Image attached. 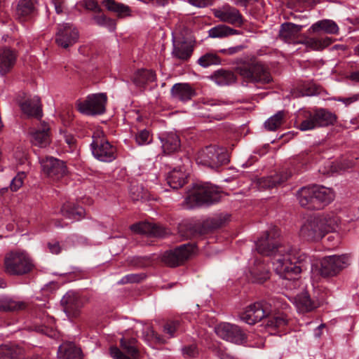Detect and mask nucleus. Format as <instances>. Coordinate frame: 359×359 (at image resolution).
<instances>
[{
  "label": "nucleus",
  "mask_w": 359,
  "mask_h": 359,
  "mask_svg": "<svg viewBox=\"0 0 359 359\" xmlns=\"http://www.w3.org/2000/svg\"><path fill=\"white\" fill-rule=\"evenodd\" d=\"M279 229L273 226L264 232L255 242L257 252L264 256L272 257L276 272L286 279L294 278L307 270L311 264L309 256L289 243L279 240Z\"/></svg>",
  "instance_id": "obj_1"
},
{
  "label": "nucleus",
  "mask_w": 359,
  "mask_h": 359,
  "mask_svg": "<svg viewBox=\"0 0 359 359\" xmlns=\"http://www.w3.org/2000/svg\"><path fill=\"white\" fill-rule=\"evenodd\" d=\"M272 304L269 302H259L249 305L240 314L242 321L249 325H255L264 318L267 319L266 327L272 329L280 328L287 325V319L283 313H276L278 309H285L286 303H282L280 298L272 299Z\"/></svg>",
  "instance_id": "obj_2"
},
{
  "label": "nucleus",
  "mask_w": 359,
  "mask_h": 359,
  "mask_svg": "<svg viewBox=\"0 0 359 359\" xmlns=\"http://www.w3.org/2000/svg\"><path fill=\"white\" fill-rule=\"evenodd\" d=\"M303 25H296L292 22L283 23L279 29L278 37L285 43L289 44H303L307 50H322L329 46L334 41L332 37H304V39H299Z\"/></svg>",
  "instance_id": "obj_3"
},
{
  "label": "nucleus",
  "mask_w": 359,
  "mask_h": 359,
  "mask_svg": "<svg viewBox=\"0 0 359 359\" xmlns=\"http://www.w3.org/2000/svg\"><path fill=\"white\" fill-rule=\"evenodd\" d=\"M4 271L14 276H22L29 273L34 268L32 259L23 250H13L4 257Z\"/></svg>",
  "instance_id": "obj_4"
},
{
  "label": "nucleus",
  "mask_w": 359,
  "mask_h": 359,
  "mask_svg": "<svg viewBox=\"0 0 359 359\" xmlns=\"http://www.w3.org/2000/svg\"><path fill=\"white\" fill-rule=\"evenodd\" d=\"M303 121L298 126L302 131L333 126L337 119L335 114L325 108H314L302 111Z\"/></svg>",
  "instance_id": "obj_5"
},
{
  "label": "nucleus",
  "mask_w": 359,
  "mask_h": 359,
  "mask_svg": "<svg viewBox=\"0 0 359 359\" xmlns=\"http://www.w3.org/2000/svg\"><path fill=\"white\" fill-rule=\"evenodd\" d=\"M222 193L218 187L209 183L196 184L192 192L186 198V202L190 208L194 206L210 205L218 203Z\"/></svg>",
  "instance_id": "obj_6"
},
{
  "label": "nucleus",
  "mask_w": 359,
  "mask_h": 359,
  "mask_svg": "<svg viewBox=\"0 0 359 359\" xmlns=\"http://www.w3.org/2000/svg\"><path fill=\"white\" fill-rule=\"evenodd\" d=\"M229 216L226 214H219L207 219L202 224H180L179 232L183 238H191L221 227L229 219Z\"/></svg>",
  "instance_id": "obj_7"
},
{
  "label": "nucleus",
  "mask_w": 359,
  "mask_h": 359,
  "mask_svg": "<svg viewBox=\"0 0 359 359\" xmlns=\"http://www.w3.org/2000/svg\"><path fill=\"white\" fill-rule=\"evenodd\" d=\"M197 163L213 170L229 162L226 148L217 145H209L201 149L196 158Z\"/></svg>",
  "instance_id": "obj_8"
},
{
  "label": "nucleus",
  "mask_w": 359,
  "mask_h": 359,
  "mask_svg": "<svg viewBox=\"0 0 359 359\" xmlns=\"http://www.w3.org/2000/svg\"><path fill=\"white\" fill-rule=\"evenodd\" d=\"M90 150L95 158L104 163H111L116 158V148L105 137L102 132L94 133Z\"/></svg>",
  "instance_id": "obj_9"
},
{
  "label": "nucleus",
  "mask_w": 359,
  "mask_h": 359,
  "mask_svg": "<svg viewBox=\"0 0 359 359\" xmlns=\"http://www.w3.org/2000/svg\"><path fill=\"white\" fill-rule=\"evenodd\" d=\"M236 71L242 77L250 82L266 84L272 81L268 68L259 62L241 64L236 67Z\"/></svg>",
  "instance_id": "obj_10"
},
{
  "label": "nucleus",
  "mask_w": 359,
  "mask_h": 359,
  "mask_svg": "<svg viewBox=\"0 0 359 359\" xmlns=\"http://www.w3.org/2000/svg\"><path fill=\"white\" fill-rule=\"evenodd\" d=\"M107 96L106 93H95L87 96L83 101H79L76 107L79 112L87 116H97L106 111Z\"/></svg>",
  "instance_id": "obj_11"
},
{
  "label": "nucleus",
  "mask_w": 359,
  "mask_h": 359,
  "mask_svg": "<svg viewBox=\"0 0 359 359\" xmlns=\"http://www.w3.org/2000/svg\"><path fill=\"white\" fill-rule=\"evenodd\" d=\"M349 265V257L346 255H331L320 262V273L323 277L334 276Z\"/></svg>",
  "instance_id": "obj_12"
},
{
  "label": "nucleus",
  "mask_w": 359,
  "mask_h": 359,
  "mask_svg": "<svg viewBox=\"0 0 359 359\" xmlns=\"http://www.w3.org/2000/svg\"><path fill=\"white\" fill-rule=\"evenodd\" d=\"M216 334L221 339L236 344L247 341L246 333L238 326L229 323H222L215 327Z\"/></svg>",
  "instance_id": "obj_13"
},
{
  "label": "nucleus",
  "mask_w": 359,
  "mask_h": 359,
  "mask_svg": "<svg viewBox=\"0 0 359 359\" xmlns=\"http://www.w3.org/2000/svg\"><path fill=\"white\" fill-rule=\"evenodd\" d=\"M196 245L187 243L173 250L166 251L163 255V262L169 266L175 267L182 264L194 253Z\"/></svg>",
  "instance_id": "obj_14"
},
{
  "label": "nucleus",
  "mask_w": 359,
  "mask_h": 359,
  "mask_svg": "<svg viewBox=\"0 0 359 359\" xmlns=\"http://www.w3.org/2000/svg\"><path fill=\"white\" fill-rule=\"evenodd\" d=\"M79 38L78 29L72 23H62L57 26L55 43L62 48H68L75 44Z\"/></svg>",
  "instance_id": "obj_15"
},
{
  "label": "nucleus",
  "mask_w": 359,
  "mask_h": 359,
  "mask_svg": "<svg viewBox=\"0 0 359 359\" xmlns=\"http://www.w3.org/2000/svg\"><path fill=\"white\" fill-rule=\"evenodd\" d=\"M137 343V341L135 337L128 338L123 337L120 340L121 347L130 357L126 356L116 346H111L110 348V355L114 359H138L140 353Z\"/></svg>",
  "instance_id": "obj_16"
},
{
  "label": "nucleus",
  "mask_w": 359,
  "mask_h": 359,
  "mask_svg": "<svg viewBox=\"0 0 359 359\" xmlns=\"http://www.w3.org/2000/svg\"><path fill=\"white\" fill-rule=\"evenodd\" d=\"M212 11L214 16L222 22L237 27H241L244 24L243 16L239 10L229 4L221 8H213Z\"/></svg>",
  "instance_id": "obj_17"
},
{
  "label": "nucleus",
  "mask_w": 359,
  "mask_h": 359,
  "mask_svg": "<svg viewBox=\"0 0 359 359\" xmlns=\"http://www.w3.org/2000/svg\"><path fill=\"white\" fill-rule=\"evenodd\" d=\"M37 0H16L15 19L21 23L31 20L37 14Z\"/></svg>",
  "instance_id": "obj_18"
},
{
  "label": "nucleus",
  "mask_w": 359,
  "mask_h": 359,
  "mask_svg": "<svg viewBox=\"0 0 359 359\" xmlns=\"http://www.w3.org/2000/svg\"><path fill=\"white\" fill-rule=\"evenodd\" d=\"M42 171L48 177L59 179L67 172V167L63 161L52 156H47L39 161Z\"/></svg>",
  "instance_id": "obj_19"
},
{
  "label": "nucleus",
  "mask_w": 359,
  "mask_h": 359,
  "mask_svg": "<svg viewBox=\"0 0 359 359\" xmlns=\"http://www.w3.org/2000/svg\"><path fill=\"white\" fill-rule=\"evenodd\" d=\"M320 220L316 217H309L300 229V236L306 241H318L321 239L324 235L319 225Z\"/></svg>",
  "instance_id": "obj_20"
},
{
  "label": "nucleus",
  "mask_w": 359,
  "mask_h": 359,
  "mask_svg": "<svg viewBox=\"0 0 359 359\" xmlns=\"http://www.w3.org/2000/svg\"><path fill=\"white\" fill-rule=\"evenodd\" d=\"M60 302L64 311L69 317L76 316L82 306L79 297L76 292L72 291L67 292L63 296Z\"/></svg>",
  "instance_id": "obj_21"
},
{
  "label": "nucleus",
  "mask_w": 359,
  "mask_h": 359,
  "mask_svg": "<svg viewBox=\"0 0 359 359\" xmlns=\"http://www.w3.org/2000/svg\"><path fill=\"white\" fill-rule=\"evenodd\" d=\"M292 175L290 170H284L273 175L264 177L258 180L257 184L259 189H272L282 185Z\"/></svg>",
  "instance_id": "obj_22"
},
{
  "label": "nucleus",
  "mask_w": 359,
  "mask_h": 359,
  "mask_svg": "<svg viewBox=\"0 0 359 359\" xmlns=\"http://www.w3.org/2000/svg\"><path fill=\"white\" fill-rule=\"evenodd\" d=\"M314 192V201L312 207L316 210H320L330 204L334 198V194L332 189L323 186H312Z\"/></svg>",
  "instance_id": "obj_23"
},
{
  "label": "nucleus",
  "mask_w": 359,
  "mask_h": 359,
  "mask_svg": "<svg viewBox=\"0 0 359 359\" xmlns=\"http://www.w3.org/2000/svg\"><path fill=\"white\" fill-rule=\"evenodd\" d=\"M17 53L10 48L0 49V74L4 76L14 67L17 60Z\"/></svg>",
  "instance_id": "obj_24"
},
{
  "label": "nucleus",
  "mask_w": 359,
  "mask_h": 359,
  "mask_svg": "<svg viewBox=\"0 0 359 359\" xmlns=\"http://www.w3.org/2000/svg\"><path fill=\"white\" fill-rule=\"evenodd\" d=\"M132 82L136 87L140 89H145L147 86L154 83V86H156V74L150 69H139L132 77Z\"/></svg>",
  "instance_id": "obj_25"
},
{
  "label": "nucleus",
  "mask_w": 359,
  "mask_h": 359,
  "mask_svg": "<svg viewBox=\"0 0 359 359\" xmlns=\"http://www.w3.org/2000/svg\"><path fill=\"white\" fill-rule=\"evenodd\" d=\"M170 95L174 100L187 102L196 95V91L189 83H177L172 86Z\"/></svg>",
  "instance_id": "obj_26"
},
{
  "label": "nucleus",
  "mask_w": 359,
  "mask_h": 359,
  "mask_svg": "<svg viewBox=\"0 0 359 359\" xmlns=\"http://www.w3.org/2000/svg\"><path fill=\"white\" fill-rule=\"evenodd\" d=\"M164 153L172 154L180 150L181 142L179 136L173 132L164 133L159 136Z\"/></svg>",
  "instance_id": "obj_27"
},
{
  "label": "nucleus",
  "mask_w": 359,
  "mask_h": 359,
  "mask_svg": "<svg viewBox=\"0 0 359 359\" xmlns=\"http://www.w3.org/2000/svg\"><path fill=\"white\" fill-rule=\"evenodd\" d=\"M290 299L299 313L311 312L317 307L316 304L311 300L306 291H304Z\"/></svg>",
  "instance_id": "obj_28"
},
{
  "label": "nucleus",
  "mask_w": 359,
  "mask_h": 359,
  "mask_svg": "<svg viewBox=\"0 0 359 359\" xmlns=\"http://www.w3.org/2000/svg\"><path fill=\"white\" fill-rule=\"evenodd\" d=\"M339 32V27L335 22L332 20H321L313 24L308 29L310 34H314L320 35L321 33L328 34H335Z\"/></svg>",
  "instance_id": "obj_29"
},
{
  "label": "nucleus",
  "mask_w": 359,
  "mask_h": 359,
  "mask_svg": "<svg viewBox=\"0 0 359 359\" xmlns=\"http://www.w3.org/2000/svg\"><path fill=\"white\" fill-rule=\"evenodd\" d=\"M32 143L39 147H46L50 142L49 126L43 123L38 129L30 132Z\"/></svg>",
  "instance_id": "obj_30"
},
{
  "label": "nucleus",
  "mask_w": 359,
  "mask_h": 359,
  "mask_svg": "<svg viewBox=\"0 0 359 359\" xmlns=\"http://www.w3.org/2000/svg\"><path fill=\"white\" fill-rule=\"evenodd\" d=\"M130 229L137 233L146 234L155 237H161L164 234V229L160 226L150 222H140L133 224Z\"/></svg>",
  "instance_id": "obj_31"
},
{
  "label": "nucleus",
  "mask_w": 359,
  "mask_h": 359,
  "mask_svg": "<svg viewBox=\"0 0 359 359\" xmlns=\"http://www.w3.org/2000/svg\"><path fill=\"white\" fill-rule=\"evenodd\" d=\"M317 217L320 220L319 225L324 236L329 232L337 231L339 227L340 219L334 212L317 216Z\"/></svg>",
  "instance_id": "obj_32"
},
{
  "label": "nucleus",
  "mask_w": 359,
  "mask_h": 359,
  "mask_svg": "<svg viewBox=\"0 0 359 359\" xmlns=\"http://www.w3.org/2000/svg\"><path fill=\"white\" fill-rule=\"evenodd\" d=\"M20 107L23 113L29 116H33L36 118L42 117L41 100L37 96L25 100L20 104Z\"/></svg>",
  "instance_id": "obj_33"
},
{
  "label": "nucleus",
  "mask_w": 359,
  "mask_h": 359,
  "mask_svg": "<svg viewBox=\"0 0 359 359\" xmlns=\"http://www.w3.org/2000/svg\"><path fill=\"white\" fill-rule=\"evenodd\" d=\"M62 215L73 221H79L85 217V210L74 203L67 202L61 208Z\"/></svg>",
  "instance_id": "obj_34"
},
{
  "label": "nucleus",
  "mask_w": 359,
  "mask_h": 359,
  "mask_svg": "<svg viewBox=\"0 0 359 359\" xmlns=\"http://www.w3.org/2000/svg\"><path fill=\"white\" fill-rule=\"evenodd\" d=\"M58 358L60 359H81V350L71 342H65L58 348Z\"/></svg>",
  "instance_id": "obj_35"
},
{
  "label": "nucleus",
  "mask_w": 359,
  "mask_h": 359,
  "mask_svg": "<svg viewBox=\"0 0 359 359\" xmlns=\"http://www.w3.org/2000/svg\"><path fill=\"white\" fill-rule=\"evenodd\" d=\"M27 303L19 299L11 297H0V311H18L25 309Z\"/></svg>",
  "instance_id": "obj_36"
},
{
  "label": "nucleus",
  "mask_w": 359,
  "mask_h": 359,
  "mask_svg": "<svg viewBox=\"0 0 359 359\" xmlns=\"http://www.w3.org/2000/svg\"><path fill=\"white\" fill-rule=\"evenodd\" d=\"M187 174L181 167L174 168L167 176V182L169 186L177 189L182 187L187 182Z\"/></svg>",
  "instance_id": "obj_37"
},
{
  "label": "nucleus",
  "mask_w": 359,
  "mask_h": 359,
  "mask_svg": "<svg viewBox=\"0 0 359 359\" xmlns=\"http://www.w3.org/2000/svg\"><path fill=\"white\" fill-rule=\"evenodd\" d=\"M193 47L186 41H173L172 51L173 57L180 60H187L191 57Z\"/></svg>",
  "instance_id": "obj_38"
},
{
  "label": "nucleus",
  "mask_w": 359,
  "mask_h": 359,
  "mask_svg": "<svg viewBox=\"0 0 359 359\" xmlns=\"http://www.w3.org/2000/svg\"><path fill=\"white\" fill-rule=\"evenodd\" d=\"M313 194L312 186L302 187L297 191V196L302 207L309 210H316V208L311 207L314 201Z\"/></svg>",
  "instance_id": "obj_39"
},
{
  "label": "nucleus",
  "mask_w": 359,
  "mask_h": 359,
  "mask_svg": "<svg viewBox=\"0 0 359 359\" xmlns=\"http://www.w3.org/2000/svg\"><path fill=\"white\" fill-rule=\"evenodd\" d=\"M210 79L218 86H229L235 83L236 80L235 74L231 71L223 69L215 71Z\"/></svg>",
  "instance_id": "obj_40"
},
{
  "label": "nucleus",
  "mask_w": 359,
  "mask_h": 359,
  "mask_svg": "<svg viewBox=\"0 0 359 359\" xmlns=\"http://www.w3.org/2000/svg\"><path fill=\"white\" fill-rule=\"evenodd\" d=\"M102 5L109 11L115 13L118 18H124L131 15V10L128 6L118 3L114 0H103Z\"/></svg>",
  "instance_id": "obj_41"
},
{
  "label": "nucleus",
  "mask_w": 359,
  "mask_h": 359,
  "mask_svg": "<svg viewBox=\"0 0 359 359\" xmlns=\"http://www.w3.org/2000/svg\"><path fill=\"white\" fill-rule=\"evenodd\" d=\"M241 31L225 25H219L208 31V36L211 38H224L231 35L241 34Z\"/></svg>",
  "instance_id": "obj_42"
},
{
  "label": "nucleus",
  "mask_w": 359,
  "mask_h": 359,
  "mask_svg": "<svg viewBox=\"0 0 359 359\" xmlns=\"http://www.w3.org/2000/svg\"><path fill=\"white\" fill-rule=\"evenodd\" d=\"M22 349L13 344H4L0 346V358L6 359H17L22 353Z\"/></svg>",
  "instance_id": "obj_43"
},
{
  "label": "nucleus",
  "mask_w": 359,
  "mask_h": 359,
  "mask_svg": "<svg viewBox=\"0 0 359 359\" xmlns=\"http://www.w3.org/2000/svg\"><path fill=\"white\" fill-rule=\"evenodd\" d=\"M285 111H278L276 114L269 118L264 122V127L269 131H275L279 128L283 123Z\"/></svg>",
  "instance_id": "obj_44"
},
{
  "label": "nucleus",
  "mask_w": 359,
  "mask_h": 359,
  "mask_svg": "<svg viewBox=\"0 0 359 359\" xmlns=\"http://www.w3.org/2000/svg\"><path fill=\"white\" fill-rule=\"evenodd\" d=\"M197 63L203 68L221 64L220 57L215 53L208 52L201 56Z\"/></svg>",
  "instance_id": "obj_45"
},
{
  "label": "nucleus",
  "mask_w": 359,
  "mask_h": 359,
  "mask_svg": "<svg viewBox=\"0 0 359 359\" xmlns=\"http://www.w3.org/2000/svg\"><path fill=\"white\" fill-rule=\"evenodd\" d=\"M250 274L252 281L259 284L264 283L269 278V271L264 264L252 269Z\"/></svg>",
  "instance_id": "obj_46"
},
{
  "label": "nucleus",
  "mask_w": 359,
  "mask_h": 359,
  "mask_svg": "<svg viewBox=\"0 0 359 359\" xmlns=\"http://www.w3.org/2000/svg\"><path fill=\"white\" fill-rule=\"evenodd\" d=\"M92 19L97 25L104 27L110 32H113L116 29L115 21L105 15H95Z\"/></svg>",
  "instance_id": "obj_47"
},
{
  "label": "nucleus",
  "mask_w": 359,
  "mask_h": 359,
  "mask_svg": "<svg viewBox=\"0 0 359 359\" xmlns=\"http://www.w3.org/2000/svg\"><path fill=\"white\" fill-rule=\"evenodd\" d=\"M130 196L134 201H139L147 198V191L138 184H131L130 187Z\"/></svg>",
  "instance_id": "obj_48"
},
{
  "label": "nucleus",
  "mask_w": 359,
  "mask_h": 359,
  "mask_svg": "<svg viewBox=\"0 0 359 359\" xmlns=\"http://www.w3.org/2000/svg\"><path fill=\"white\" fill-rule=\"evenodd\" d=\"M144 273H130L124 276L118 281L119 284L137 283H140L145 278Z\"/></svg>",
  "instance_id": "obj_49"
},
{
  "label": "nucleus",
  "mask_w": 359,
  "mask_h": 359,
  "mask_svg": "<svg viewBox=\"0 0 359 359\" xmlns=\"http://www.w3.org/2000/svg\"><path fill=\"white\" fill-rule=\"evenodd\" d=\"M151 136L149 130L144 129L138 131L135 135V140L138 145L149 144L151 142Z\"/></svg>",
  "instance_id": "obj_50"
},
{
  "label": "nucleus",
  "mask_w": 359,
  "mask_h": 359,
  "mask_svg": "<svg viewBox=\"0 0 359 359\" xmlns=\"http://www.w3.org/2000/svg\"><path fill=\"white\" fill-rule=\"evenodd\" d=\"M25 178V173L24 172H18L10 183L11 190L12 191H18L22 186Z\"/></svg>",
  "instance_id": "obj_51"
},
{
  "label": "nucleus",
  "mask_w": 359,
  "mask_h": 359,
  "mask_svg": "<svg viewBox=\"0 0 359 359\" xmlns=\"http://www.w3.org/2000/svg\"><path fill=\"white\" fill-rule=\"evenodd\" d=\"M143 334H146L145 337L147 340H154L158 343H163L161 337L150 326L146 328V330L143 332Z\"/></svg>",
  "instance_id": "obj_52"
},
{
  "label": "nucleus",
  "mask_w": 359,
  "mask_h": 359,
  "mask_svg": "<svg viewBox=\"0 0 359 359\" xmlns=\"http://www.w3.org/2000/svg\"><path fill=\"white\" fill-rule=\"evenodd\" d=\"M179 326L178 321H170L164 325V332L170 335V337H174V334Z\"/></svg>",
  "instance_id": "obj_53"
},
{
  "label": "nucleus",
  "mask_w": 359,
  "mask_h": 359,
  "mask_svg": "<svg viewBox=\"0 0 359 359\" xmlns=\"http://www.w3.org/2000/svg\"><path fill=\"white\" fill-rule=\"evenodd\" d=\"M62 137L69 149H74L76 140L73 135L65 132L62 134Z\"/></svg>",
  "instance_id": "obj_54"
},
{
  "label": "nucleus",
  "mask_w": 359,
  "mask_h": 359,
  "mask_svg": "<svg viewBox=\"0 0 359 359\" xmlns=\"http://www.w3.org/2000/svg\"><path fill=\"white\" fill-rule=\"evenodd\" d=\"M183 355L189 358H195L198 355V349L196 345H190L182 348Z\"/></svg>",
  "instance_id": "obj_55"
},
{
  "label": "nucleus",
  "mask_w": 359,
  "mask_h": 359,
  "mask_svg": "<svg viewBox=\"0 0 359 359\" xmlns=\"http://www.w3.org/2000/svg\"><path fill=\"white\" fill-rule=\"evenodd\" d=\"M34 330L36 332H39L43 334H46L48 337H53L55 335V331L52 327H48L45 325H36L34 326Z\"/></svg>",
  "instance_id": "obj_56"
},
{
  "label": "nucleus",
  "mask_w": 359,
  "mask_h": 359,
  "mask_svg": "<svg viewBox=\"0 0 359 359\" xmlns=\"http://www.w3.org/2000/svg\"><path fill=\"white\" fill-rule=\"evenodd\" d=\"M84 7L95 13H100L101 11V8L95 0H84Z\"/></svg>",
  "instance_id": "obj_57"
},
{
  "label": "nucleus",
  "mask_w": 359,
  "mask_h": 359,
  "mask_svg": "<svg viewBox=\"0 0 359 359\" xmlns=\"http://www.w3.org/2000/svg\"><path fill=\"white\" fill-rule=\"evenodd\" d=\"M48 248L52 254L58 255L62 249L60 243L57 241H53L48 243Z\"/></svg>",
  "instance_id": "obj_58"
},
{
  "label": "nucleus",
  "mask_w": 359,
  "mask_h": 359,
  "mask_svg": "<svg viewBox=\"0 0 359 359\" xmlns=\"http://www.w3.org/2000/svg\"><path fill=\"white\" fill-rule=\"evenodd\" d=\"M189 2L198 8H204L212 4V0H188Z\"/></svg>",
  "instance_id": "obj_59"
},
{
  "label": "nucleus",
  "mask_w": 359,
  "mask_h": 359,
  "mask_svg": "<svg viewBox=\"0 0 359 359\" xmlns=\"http://www.w3.org/2000/svg\"><path fill=\"white\" fill-rule=\"evenodd\" d=\"M243 48H244L243 46L239 45V46H236L230 47V48H226V49H222L220 50V52L223 53H225V54H227V55H233V54H235L236 53H238V52L241 51Z\"/></svg>",
  "instance_id": "obj_60"
},
{
  "label": "nucleus",
  "mask_w": 359,
  "mask_h": 359,
  "mask_svg": "<svg viewBox=\"0 0 359 359\" xmlns=\"http://www.w3.org/2000/svg\"><path fill=\"white\" fill-rule=\"evenodd\" d=\"M220 104H221V102L216 101L212 99H207L203 102V104L201 105L200 109L201 110L207 109V107H208V106L215 107V106L220 105Z\"/></svg>",
  "instance_id": "obj_61"
},
{
  "label": "nucleus",
  "mask_w": 359,
  "mask_h": 359,
  "mask_svg": "<svg viewBox=\"0 0 359 359\" xmlns=\"http://www.w3.org/2000/svg\"><path fill=\"white\" fill-rule=\"evenodd\" d=\"M359 100V95H354L350 97H339L337 99L338 101L344 103L346 105H348Z\"/></svg>",
  "instance_id": "obj_62"
},
{
  "label": "nucleus",
  "mask_w": 359,
  "mask_h": 359,
  "mask_svg": "<svg viewBox=\"0 0 359 359\" xmlns=\"http://www.w3.org/2000/svg\"><path fill=\"white\" fill-rule=\"evenodd\" d=\"M197 114L199 116H203V117H208V118H214V119H216V120H221L224 118V115L220 114H206V113H203V111H198L197 113Z\"/></svg>",
  "instance_id": "obj_63"
},
{
  "label": "nucleus",
  "mask_w": 359,
  "mask_h": 359,
  "mask_svg": "<svg viewBox=\"0 0 359 359\" xmlns=\"http://www.w3.org/2000/svg\"><path fill=\"white\" fill-rule=\"evenodd\" d=\"M52 4L54 5L55 12L57 14H61L63 12L62 5L57 0H51Z\"/></svg>",
  "instance_id": "obj_64"
}]
</instances>
